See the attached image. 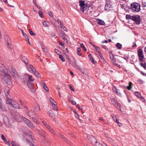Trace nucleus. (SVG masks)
<instances>
[{"instance_id":"obj_18","label":"nucleus","mask_w":146,"mask_h":146,"mask_svg":"<svg viewBox=\"0 0 146 146\" xmlns=\"http://www.w3.org/2000/svg\"><path fill=\"white\" fill-rule=\"evenodd\" d=\"M111 61L113 64L115 65V66H116L118 67H120V65L118 64L117 63H116L115 62H116V60L114 58H112V60Z\"/></svg>"},{"instance_id":"obj_27","label":"nucleus","mask_w":146,"mask_h":146,"mask_svg":"<svg viewBox=\"0 0 146 146\" xmlns=\"http://www.w3.org/2000/svg\"><path fill=\"white\" fill-rule=\"evenodd\" d=\"M93 47L96 50V51L99 54H100V48L98 47V46H96V45H92Z\"/></svg>"},{"instance_id":"obj_48","label":"nucleus","mask_w":146,"mask_h":146,"mask_svg":"<svg viewBox=\"0 0 146 146\" xmlns=\"http://www.w3.org/2000/svg\"><path fill=\"white\" fill-rule=\"evenodd\" d=\"M38 13L39 14V15L40 17H43V15L41 11H39L38 12Z\"/></svg>"},{"instance_id":"obj_25","label":"nucleus","mask_w":146,"mask_h":146,"mask_svg":"<svg viewBox=\"0 0 146 146\" xmlns=\"http://www.w3.org/2000/svg\"><path fill=\"white\" fill-rule=\"evenodd\" d=\"M27 115L29 116H31L32 115H34L36 117V113L34 112V111H31V112H29L27 114Z\"/></svg>"},{"instance_id":"obj_52","label":"nucleus","mask_w":146,"mask_h":146,"mask_svg":"<svg viewBox=\"0 0 146 146\" xmlns=\"http://www.w3.org/2000/svg\"><path fill=\"white\" fill-rule=\"evenodd\" d=\"M60 33V35L62 36L63 37V38H64V32L62 31L61 33Z\"/></svg>"},{"instance_id":"obj_7","label":"nucleus","mask_w":146,"mask_h":146,"mask_svg":"<svg viewBox=\"0 0 146 146\" xmlns=\"http://www.w3.org/2000/svg\"><path fill=\"white\" fill-rule=\"evenodd\" d=\"M131 20L135 21L136 24H139L140 23V20L139 17L138 15L132 16Z\"/></svg>"},{"instance_id":"obj_37","label":"nucleus","mask_w":146,"mask_h":146,"mask_svg":"<svg viewBox=\"0 0 146 146\" xmlns=\"http://www.w3.org/2000/svg\"><path fill=\"white\" fill-rule=\"evenodd\" d=\"M59 58L63 62L65 61V60L64 57L62 55H59Z\"/></svg>"},{"instance_id":"obj_32","label":"nucleus","mask_w":146,"mask_h":146,"mask_svg":"<svg viewBox=\"0 0 146 146\" xmlns=\"http://www.w3.org/2000/svg\"><path fill=\"white\" fill-rule=\"evenodd\" d=\"M57 22L58 24L60 26V27L62 28V27H63V25L62 23L60 20L59 19L57 20Z\"/></svg>"},{"instance_id":"obj_23","label":"nucleus","mask_w":146,"mask_h":146,"mask_svg":"<svg viewBox=\"0 0 146 146\" xmlns=\"http://www.w3.org/2000/svg\"><path fill=\"white\" fill-rule=\"evenodd\" d=\"M48 113L50 116L52 117H54L55 116V114L51 110H49Z\"/></svg>"},{"instance_id":"obj_54","label":"nucleus","mask_w":146,"mask_h":146,"mask_svg":"<svg viewBox=\"0 0 146 146\" xmlns=\"http://www.w3.org/2000/svg\"><path fill=\"white\" fill-rule=\"evenodd\" d=\"M39 133L41 135H42V136H44V135L43 134V133L42 132V131L41 130H39Z\"/></svg>"},{"instance_id":"obj_5","label":"nucleus","mask_w":146,"mask_h":146,"mask_svg":"<svg viewBox=\"0 0 146 146\" xmlns=\"http://www.w3.org/2000/svg\"><path fill=\"white\" fill-rule=\"evenodd\" d=\"M8 70L11 73L13 76H15L16 78L17 76H18L17 74V72L13 67L10 66H9L8 67Z\"/></svg>"},{"instance_id":"obj_14","label":"nucleus","mask_w":146,"mask_h":146,"mask_svg":"<svg viewBox=\"0 0 146 146\" xmlns=\"http://www.w3.org/2000/svg\"><path fill=\"white\" fill-rule=\"evenodd\" d=\"M93 140L94 141L92 142L93 143H95L96 146H103V145L100 144L99 142H98L95 139L94 137L93 139Z\"/></svg>"},{"instance_id":"obj_61","label":"nucleus","mask_w":146,"mask_h":146,"mask_svg":"<svg viewBox=\"0 0 146 146\" xmlns=\"http://www.w3.org/2000/svg\"><path fill=\"white\" fill-rule=\"evenodd\" d=\"M81 50V49L80 47H78L77 48V52H80Z\"/></svg>"},{"instance_id":"obj_28","label":"nucleus","mask_w":146,"mask_h":146,"mask_svg":"<svg viewBox=\"0 0 146 146\" xmlns=\"http://www.w3.org/2000/svg\"><path fill=\"white\" fill-rule=\"evenodd\" d=\"M116 46L117 49L119 50L121 48L122 45L121 44L119 43H117L116 44Z\"/></svg>"},{"instance_id":"obj_42","label":"nucleus","mask_w":146,"mask_h":146,"mask_svg":"<svg viewBox=\"0 0 146 146\" xmlns=\"http://www.w3.org/2000/svg\"><path fill=\"white\" fill-rule=\"evenodd\" d=\"M32 118L33 121L35 123L37 124H39V123H38V121H37L35 117H32Z\"/></svg>"},{"instance_id":"obj_20","label":"nucleus","mask_w":146,"mask_h":146,"mask_svg":"<svg viewBox=\"0 0 146 146\" xmlns=\"http://www.w3.org/2000/svg\"><path fill=\"white\" fill-rule=\"evenodd\" d=\"M42 24L43 26L45 27H48L50 25V23L48 21H44L42 22Z\"/></svg>"},{"instance_id":"obj_24","label":"nucleus","mask_w":146,"mask_h":146,"mask_svg":"<svg viewBox=\"0 0 146 146\" xmlns=\"http://www.w3.org/2000/svg\"><path fill=\"white\" fill-rule=\"evenodd\" d=\"M33 74L34 75L37 77H40V74L37 71H36V70H35V71H34V72H33Z\"/></svg>"},{"instance_id":"obj_31","label":"nucleus","mask_w":146,"mask_h":146,"mask_svg":"<svg viewBox=\"0 0 146 146\" xmlns=\"http://www.w3.org/2000/svg\"><path fill=\"white\" fill-rule=\"evenodd\" d=\"M80 3V7L82 6H85V5H86L85 2L83 1H80L79 2Z\"/></svg>"},{"instance_id":"obj_19","label":"nucleus","mask_w":146,"mask_h":146,"mask_svg":"<svg viewBox=\"0 0 146 146\" xmlns=\"http://www.w3.org/2000/svg\"><path fill=\"white\" fill-rule=\"evenodd\" d=\"M28 82H33L35 80V79L33 78V76L31 75L28 74Z\"/></svg>"},{"instance_id":"obj_8","label":"nucleus","mask_w":146,"mask_h":146,"mask_svg":"<svg viewBox=\"0 0 146 146\" xmlns=\"http://www.w3.org/2000/svg\"><path fill=\"white\" fill-rule=\"evenodd\" d=\"M0 108L3 111H6V108L5 106L3 104L2 100L0 98Z\"/></svg>"},{"instance_id":"obj_34","label":"nucleus","mask_w":146,"mask_h":146,"mask_svg":"<svg viewBox=\"0 0 146 146\" xmlns=\"http://www.w3.org/2000/svg\"><path fill=\"white\" fill-rule=\"evenodd\" d=\"M112 117L113 119L115 121L116 123H117L118 121L116 117V116L114 115H112Z\"/></svg>"},{"instance_id":"obj_55","label":"nucleus","mask_w":146,"mask_h":146,"mask_svg":"<svg viewBox=\"0 0 146 146\" xmlns=\"http://www.w3.org/2000/svg\"><path fill=\"white\" fill-rule=\"evenodd\" d=\"M62 28L63 29L64 31H67V29L63 25V27H62Z\"/></svg>"},{"instance_id":"obj_16","label":"nucleus","mask_w":146,"mask_h":146,"mask_svg":"<svg viewBox=\"0 0 146 146\" xmlns=\"http://www.w3.org/2000/svg\"><path fill=\"white\" fill-rule=\"evenodd\" d=\"M97 22L98 25H105V22L103 20L100 19H97Z\"/></svg>"},{"instance_id":"obj_51","label":"nucleus","mask_w":146,"mask_h":146,"mask_svg":"<svg viewBox=\"0 0 146 146\" xmlns=\"http://www.w3.org/2000/svg\"><path fill=\"white\" fill-rule=\"evenodd\" d=\"M55 52L58 55H59V54L60 53V52L57 49H55Z\"/></svg>"},{"instance_id":"obj_39","label":"nucleus","mask_w":146,"mask_h":146,"mask_svg":"<svg viewBox=\"0 0 146 146\" xmlns=\"http://www.w3.org/2000/svg\"><path fill=\"white\" fill-rule=\"evenodd\" d=\"M59 135L62 138L64 139V140L68 142V139L66 138L65 137H64V136L62 135L61 133H59Z\"/></svg>"},{"instance_id":"obj_10","label":"nucleus","mask_w":146,"mask_h":146,"mask_svg":"<svg viewBox=\"0 0 146 146\" xmlns=\"http://www.w3.org/2000/svg\"><path fill=\"white\" fill-rule=\"evenodd\" d=\"M27 68L28 70L29 71L32 70L33 72H34V71H35V70H36L35 68L31 64L29 65Z\"/></svg>"},{"instance_id":"obj_1","label":"nucleus","mask_w":146,"mask_h":146,"mask_svg":"<svg viewBox=\"0 0 146 146\" xmlns=\"http://www.w3.org/2000/svg\"><path fill=\"white\" fill-rule=\"evenodd\" d=\"M130 8L134 12H138L140 10V5L139 3L136 2H133L132 3Z\"/></svg>"},{"instance_id":"obj_33","label":"nucleus","mask_w":146,"mask_h":146,"mask_svg":"<svg viewBox=\"0 0 146 146\" xmlns=\"http://www.w3.org/2000/svg\"><path fill=\"white\" fill-rule=\"evenodd\" d=\"M42 86L43 88H44V89L46 90V92H48V88L46 86V84L45 83H43V84Z\"/></svg>"},{"instance_id":"obj_35","label":"nucleus","mask_w":146,"mask_h":146,"mask_svg":"<svg viewBox=\"0 0 146 146\" xmlns=\"http://www.w3.org/2000/svg\"><path fill=\"white\" fill-rule=\"evenodd\" d=\"M132 84L131 82H130L129 83V86H128L127 87V88L129 90H131L132 88Z\"/></svg>"},{"instance_id":"obj_4","label":"nucleus","mask_w":146,"mask_h":146,"mask_svg":"<svg viewBox=\"0 0 146 146\" xmlns=\"http://www.w3.org/2000/svg\"><path fill=\"white\" fill-rule=\"evenodd\" d=\"M4 92L5 97L7 99L11 98L9 93V87L5 86L4 88Z\"/></svg>"},{"instance_id":"obj_62","label":"nucleus","mask_w":146,"mask_h":146,"mask_svg":"<svg viewBox=\"0 0 146 146\" xmlns=\"http://www.w3.org/2000/svg\"><path fill=\"white\" fill-rule=\"evenodd\" d=\"M136 47V44L135 43H133V44L132 45V47L134 48Z\"/></svg>"},{"instance_id":"obj_6","label":"nucleus","mask_w":146,"mask_h":146,"mask_svg":"<svg viewBox=\"0 0 146 146\" xmlns=\"http://www.w3.org/2000/svg\"><path fill=\"white\" fill-rule=\"evenodd\" d=\"M5 75V76L4 77V80L6 84L8 85H10L12 83L11 81V76L7 74H6Z\"/></svg>"},{"instance_id":"obj_12","label":"nucleus","mask_w":146,"mask_h":146,"mask_svg":"<svg viewBox=\"0 0 146 146\" xmlns=\"http://www.w3.org/2000/svg\"><path fill=\"white\" fill-rule=\"evenodd\" d=\"M25 134L29 136L31 138V139L34 142H35L36 141L35 139H34V137L31 135V132H26Z\"/></svg>"},{"instance_id":"obj_40","label":"nucleus","mask_w":146,"mask_h":146,"mask_svg":"<svg viewBox=\"0 0 146 146\" xmlns=\"http://www.w3.org/2000/svg\"><path fill=\"white\" fill-rule=\"evenodd\" d=\"M5 67L3 65V64L0 63V70H4Z\"/></svg>"},{"instance_id":"obj_36","label":"nucleus","mask_w":146,"mask_h":146,"mask_svg":"<svg viewBox=\"0 0 146 146\" xmlns=\"http://www.w3.org/2000/svg\"><path fill=\"white\" fill-rule=\"evenodd\" d=\"M52 108L53 110L57 111H58V108L57 106H56V104H55L54 105H52Z\"/></svg>"},{"instance_id":"obj_64","label":"nucleus","mask_w":146,"mask_h":146,"mask_svg":"<svg viewBox=\"0 0 146 146\" xmlns=\"http://www.w3.org/2000/svg\"><path fill=\"white\" fill-rule=\"evenodd\" d=\"M50 131L53 133V134H55V133L54 131L53 130V129L52 128L51 129H50Z\"/></svg>"},{"instance_id":"obj_3","label":"nucleus","mask_w":146,"mask_h":146,"mask_svg":"<svg viewBox=\"0 0 146 146\" xmlns=\"http://www.w3.org/2000/svg\"><path fill=\"white\" fill-rule=\"evenodd\" d=\"M138 55L139 57V60L140 61H143L144 58V55L143 54V51L141 48H139L137 50Z\"/></svg>"},{"instance_id":"obj_26","label":"nucleus","mask_w":146,"mask_h":146,"mask_svg":"<svg viewBox=\"0 0 146 146\" xmlns=\"http://www.w3.org/2000/svg\"><path fill=\"white\" fill-rule=\"evenodd\" d=\"M49 100L52 105L56 104V103L51 98H50Z\"/></svg>"},{"instance_id":"obj_56","label":"nucleus","mask_w":146,"mask_h":146,"mask_svg":"<svg viewBox=\"0 0 146 146\" xmlns=\"http://www.w3.org/2000/svg\"><path fill=\"white\" fill-rule=\"evenodd\" d=\"M10 141H8L6 143V144L9 146H10Z\"/></svg>"},{"instance_id":"obj_44","label":"nucleus","mask_w":146,"mask_h":146,"mask_svg":"<svg viewBox=\"0 0 146 146\" xmlns=\"http://www.w3.org/2000/svg\"><path fill=\"white\" fill-rule=\"evenodd\" d=\"M3 2L5 3H6V4L7 5V6H9L11 7H14L13 6H11L7 2V0H3Z\"/></svg>"},{"instance_id":"obj_30","label":"nucleus","mask_w":146,"mask_h":146,"mask_svg":"<svg viewBox=\"0 0 146 146\" xmlns=\"http://www.w3.org/2000/svg\"><path fill=\"white\" fill-rule=\"evenodd\" d=\"M89 58L90 60L92 61V62L94 64H95V62L94 60V59L93 58L92 55L91 54L89 55Z\"/></svg>"},{"instance_id":"obj_9","label":"nucleus","mask_w":146,"mask_h":146,"mask_svg":"<svg viewBox=\"0 0 146 146\" xmlns=\"http://www.w3.org/2000/svg\"><path fill=\"white\" fill-rule=\"evenodd\" d=\"M21 59L22 61L24 62L26 64H28V62L27 58L25 56L23 55H21Z\"/></svg>"},{"instance_id":"obj_59","label":"nucleus","mask_w":146,"mask_h":146,"mask_svg":"<svg viewBox=\"0 0 146 146\" xmlns=\"http://www.w3.org/2000/svg\"><path fill=\"white\" fill-rule=\"evenodd\" d=\"M51 35L52 37H54L56 36V35L54 32H52L51 33Z\"/></svg>"},{"instance_id":"obj_50","label":"nucleus","mask_w":146,"mask_h":146,"mask_svg":"<svg viewBox=\"0 0 146 146\" xmlns=\"http://www.w3.org/2000/svg\"><path fill=\"white\" fill-rule=\"evenodd\" d=\"M48 14L51 17H52L53 16V15L52 14L51 12L50 11H48Z\"/></svg>"},{"instance_id":"obj_63","label":"nucleus","mask_w":146,"mask_h":146,"mask_svg":"<svg viewBox=\"0 0 146 146\" xmlns=\"http://www.w3.org/2000/svg\"><path fill=\"white\" fill-rule=\"evenodd\" d=\"M23 36L25 37L26 38H28V36L25 33H24V35H23Z\"/></svg>"},{"instance_id":"obj_11","label":"nucleus","mask_w":146,"mask_h":146,"mask_svg":"<svg viewBox=\"0 0 146 146\" xmlns=\"http://www.w3.org/2000/svg\"><path fill=\"white\" fill-rule=\"evenodd\" d=\"M27 86L28 87L30 88V90L31 92H35V90L34 89V87L32 86V84L29 82H28L27 83Z\"/></svg>"},{"instance_id":"obj_60","label":"nucleus","mask_w":146,"mask_h":146,"mask_svg":"<svg viewBox=\"0 0 146 146\" xmlns=\"http://www.w3.org/2000/svg\"><path fill=\"white\" fill-rule=\"evenodd\" d=\"M102 47L105 49H106L107 48L106 46L105 45H102Z\"/></svg>"},{"instance_id":"obj_58","label":"nucleus","mask_w":146,"mask_h":146,"mask_svg":"<svg viewBox=\"0 0 146 146\" xmlns=\"http://www.w3.org/2000/svg\"><path fill=\"white\" fill-rule=\"evenodd\" d=\"M110 57L111 60H112V58H114L112 54H111L110 55Z\"/></svg>"},{"instance_id":"obj_21","label":"nucleus","mask_w":146,"mask_h":146,"mask_svg":"<svg viewBox=\"0 0 146 146\" xmlns=\"http://www.w3.org/2000/svg\"><path fill=\"white\" fill-rule=\"evenodd\" d=\"M7 99V100L6 101V103L7 104H8L10 105L11 106L13 103V102L14 100L11 99L10 98Z\"/></svg>"},{"instance_id":"obj_57","label":"nucleus","mask_w":146,"mask_h":146,"mask_svg":"<svg viewBox=\"0 0 146 146\" xmlns=\"http://www.w3.org/2000/svg\"><path fill=\"white\" fill-rule=\"evenodd\" d=\"M117 123L118 125L119 126L121 127V126H122V124L121 123L119 122L118 121Z\"/></svg>"},{"instance_id":"obj_13","label":"nucleus","mask_w":146,"mask_h":146,"mask_svg":"<svg viewBox=\"0 0 146 146\" xmlns=\"http://www.w3.org/2000/svg\"><path fill=\"white\" fill-rule=\"evenodd\" d=\"M11 106L16 109H18L20 108V107L18 104L16 102H15L14 100Z\"/></svg>"},{"instance_id":"obj_47","label":"nucleus","mask_w":146,"mask_h":146,"mask_svg":"<svg viewBox=\"0 0 146 146\" xmlns=\"http://www.w3.org/2000/svg\"><path fill=\"white\" fill-rule=\"evenodd\" d=\"M29 32L30 34L32 36L34 35H35V33L31 30L29 29Z\"/></svg>"},{"instance_id":"obj_22","label":"nucleus","mask_w":146,"mask_h":146,"mask_svg":"<svg viewBox=\"0 0 146 146\" xmlns=\"http://www.w3.org/2000/svg\"><path fill=\"white\" fill-rule=\"evenodd\" d=\"M112 90L115 93L117 94V95L119 96H120L121 94L120 93H118L117 90L115 87H113L112 88Z\"/></svg>"},{"instance_id":"obj_17","label":"nucleus","mask_w":146,"mask_h":146,"mask_svg":"<svg viewBox=\"0 0 146 146\" xmlns=\"http://www.w3.org/2000/svg\"><path fill=\"white\" fill-rule=\"evenodd\" d=\"M111 7V5L108 2H107L106 3L105 5V10L106 11L110 10V8Z\"/></svg>"},{"instance_id":"obj_41","label":"nucleus","mask_w":146,"mask_h":146,"mask_svg":"<svg viewBox=\"0 0 146 146\" xmlns=\"http://www.w3.org/2000/svg\"><path fill=\"white\" fill-rule=\"evenodd\" d=\"M86 7V6L85 5V6H82L80 7V9L83 12H84L85 10V9Z\"/></svg>"},{"instance_id":"obj_45","label":"nucleus","mask_w":146,"mask_h":146,"mask_svg":"<svg viewBox=\"0 0 146 146\" xmlns=\"http://www.w3.org/2000/svg\"><path fill=\"white\" fill-rule=\"evenodd\" d=\"M11 145L12 146H19L17 143L14 141H12L11 142Z\"/></svg>"},{"instance_id":"obj_49","label":"nucleus","mask_w":146,"mask_h":146,"mask_svg":"<svg viewBox=\"0 0 146 146\" xmlns=\"http://www.w3.org/2000/svg\"><path fill=\"white\" fill-rule=\"evenodd\" d=\"M69 101L73 105H76V103L74 101L69 100Z\"/></svg>"},{"instance_id":"obj_29","label":"nucleus","mask_w":146,"mask_h":146,"mask_svg":"<svg viewBox=\"0 0 146 146\" xmlns=\"http://www.w3.org/2000/svg\"><path fill=\"white\" fill-rule=\"evenodd\" d=\"M135 95L137 97L141 98V96L140 94V93L138 92H135Z\"/></svg>"},{"instance_id":"obj_53","label":"nucleus","mask_w":146,"mask_h":146,"mask_svg":"<svg viewBox=\"0 0 146 146\" xmlns=\"http://www.w3.org/2000/svg\"><path fill=\"white\" fill-rule=\"evenodd\" d=\"M72 85L70 84L69 85V87L70 88V89L72 91H74V90L72 88Z\"/></svg>"},{"instance_id":"obj_46","label":"nucleus","mask_w":146,"mask_h":146,"mask_svg":"<svg viewBox=\"0 0 146 146\" xmlns=\"http://www.w3.org/2000/svg\"><path fill=\"white\" fill-rule=\"evenodd\" d=\"M132 16H131L129 15H127L126 16V18L127 19H131V17Z\"/></svg>"},{"instance_id":"obj_43","label":"nucleus","mask_w":146,"mask_h":146,"mask_svg":"<svg viewBox=\"0 0 146 146\" xmlns=\"http://www.w3.org/2000/svg\"><path fill=\"white\" fill-rule=\"evenodd\" d=\"M141 66L143 67L145 69H146V63H145L144 64H143V63H141L140 64Z\"/></svg>"},{"instance_id":"obj_15","label":"nucleus","mask_w":146,"mask_h":146,"mask_svg":"<svg viewBox=\"0 0 146 146\" xmlns=\"http://www.w3.org/2000/svg\"><path fill=\"white\" fill-rule=\"evenodd\" d=\"M111 102L114 105H117L119 107L121 106L120 104L118 103L117 101L113 98L111 99Z\"/></svg>"},{"instance_id":"obj_38","label":"nucleus","mask_w":146,"mask_h":146,"mask_svg":"<svg viewBox=\"0 0 146 146\" xmlns=\"http://www.w3.org/2000/svg\"><path fill=\"white\" fill-rule=\"evenodd\" d=\"M1 137L3 140L4 141L6 142L7 141V139L3 134L1 135Z\"/></svg>"},{"instance_id":"obj_2","label":"nucleus","mask_w":146,"mask_h":146,"mask_svg":"<svg viewBox=\"0 0 146 146\" xmlns=\"http://www.w3.org/2000/svg\"><path fill=\"white\" fill-rule=\"evenodd\" d=\"M21 119L24 121L27 126L29 128L33 129L35 128V125L28 119L23 116H20Z\"/></svg>"}]
</instances>
